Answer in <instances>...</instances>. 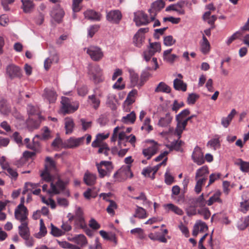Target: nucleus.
<instances>
[{
  "mask_svg": "<svg viewBox=\"0 0 249 249\" xmlns=\"http://www.w3.org/2000/svg\"><path fill=\"white\" fill-rule=\"evenodd\" d=\"M176 42V39H174L173 37L170 35L165 36L163 39V43L166 46H171Z\"/></svg>",
  "mask_w": 249,
  "mask_h": 249,
  "instance_id": "bf43d9fd",
  "label": "nucleus"
},
{
  "mask_svg": "<svg viewBox=\"0 0 249 249\" xmlns=\"http://www.w3.org/2000/svg\"><path fill=\"white\" fill-rule=\"evenodd\" d=\"M174 88L177 90L185 91L187 89V85L181 79L176 78L173 82Z\"/></svg>",
  "mask_w": 249,
  "mask_h": 249,
  "instance_id": "473e14b6",
  "label": "nucleus"
},
{
  "mask_svg": "<svg viewBox=\"0 0 249 249\" xmlns=\"http://www.w3.org/2000/svg\"><path fill=\"white\" fill-rule=\"evenodd\" d=\"M61 230L64 232V235L66 232L70 231L72 229V227L69 221L63 222L61 226Z\"/></svg>",
  "mask_w": 249,
  "mask_h": 249,
  "instance_id": "338daca9",
  "label": "nucleus"
},
{
  "mask_svg": "<svg viewBox=\"0 0 249 249\" xmlns=\"http://www.w3.org/2000/svg\"><path fill=\"white\" fill-rule=\"evenodd\" d=\"M151 70L150 67H147L144 71H142L141 75V83H143L146 81L148 78L151 76V74L148 71L149 70Z\"/></svg>",
  "mask_w": 249,
  "mask_h": 249,
  "instance_id": "6e6d98bb",
  "label": "nucleus"
},
{
  "mask_svg": "<svg viewBox=\"0 0 249 249\" xmlns=\"http://www.w3.org/2000/svg\"><path fill=\"white\" fill-rule=\"evenodd\" d=\"M196 180V184L195 187V191L196 194H198L202 190V187L205 184L207 180V178H195Z\"/></svg>",
  "mask_w": 249,
  "mask_h": 249,
  "instance_id": "4c0bfd02",
  "label": "nucleus"
},
{
  "mask_svg": "<svg viewBox=\"0 0 249 249\" xmlns=\"http://www.w3.org/2000/svg\"><path fill=\"white\" fill-rule=\"evenodd\" d=\"M163 207L167 212L172 211L179 215H182L183 214V211L173 204H166L164 205Z\"/></svg>",
  "mask_w": 249,
  "mask_h": 249,
  "instance_id": "cd10ccee",
  "label": "nucleus"
},
{
  "mask_svg": "<svg viewBox=\"0 0 249 249\" xmlns=\"http://www.w3.org/2000/svg\"><path fill=\"white\" fill-rule=\"evenodd\" d=\"M221 192L219 190L215 191L213 195L211 196L207 200V205L211 206L214 202H218L219 203H222V200L220 198Z\"/></svg>",
  "mask_w": 249,
  "mask_h": 249,
  "instance_id": "393cba45",
  "label": "nucleus"
},
{
  "mask_svg": "<svg viewBox=\"0 0 249 249\" xmlns=\"http://www.w3.org/2000/svg\"><path fill=\"white\" fill-rule=\"evenodd\" d=\"M109 205L107 208V212L111 215H114L115 213L114 210L117 208V205L115 202L112 200H109Z\"/></svg>",
  "mask_w": 249,
  "mask_h": 249,
  "instance_id": "5fc2aeb1",
  "label": "nucleus"
},
{
  "mask_svg": "<svg viewBox=\"0 0 249 249\" xmlns=\"http://www.w3.org/2000/svg\"><path fill=\"white\" fill-rule=\"evenodd\" d=\"M40 229L39 231L35 234V237L37 238H41L44 236L47 232V229L45 226L43 220L42 219H40Z\"/></svg>",
  "mask_w": 249,
  "mask_h": 249,
  "instance_id": "37998d69",
  "label": "nucleus"
},
{
  "mask_svg": "<svg viewBox=\"0 0 249 249\" xmlns=\"http://www.w3.org/2000/svg\"><path fill=\"white\" fill-rule=\"evenodd\" d=\"M110 152V149L106 143H103L99 148L98 151L99 153L103 154L106 157L109 156Z\"/></svg>",
  "mask_w": 249,
  "mask_h": 249,
  "instance_id": "8fccbe9b",
  "label": "nucleus"
},
{
  "mask_svg": "<svg viewBox=\"0 0 249 249\" xmlns=\"http://www.w3.org/2000/svg\"><path fill=\"white\" fill-rule=\"evenodd\" d=\"M221 174L219 173H215L211 174L209 176V183L207 187H209L211 184L213 183L215 181L221 177Z\"/></svg>",
  "mask_w": 249,
  "mask_h": 249,
  "instance_id": "0e129e2a",
  "label": "nucleus"
},
{
  "mask_svg": "<svg viewBox=\"0 0 249 249\" xmlns=\"http://www.w3.org/2000/svg\"><path fill=\"white\" fill-rule=\"evenodd\" d=\"M239 166L240 170L243 172H249V162L243 161L241 159H238L235 163Z\"/></svg>",
  "mask_w": 249,
  "mask_h": 249,
  "instance_id": "58836bf2",
  "label": "nucleus"
},
{
  "mask_svg": "<svg viewBox=\"0 0 249 249\" xmlns=\"http://www.w3.org/2000/svg\"><path fill=\"white\" fill-rule=\"evenodd\" d=\"M172 120L173 116L170 113H167L164 116L160 118L158 125L161 127H168L170 126Z\"/></svg>",
  "mask_w": 249,
  "mask_h": 249,
  "instance_id": "aec40b11",
  "label": "nucleus"
},
{
  "mask_svg": "<svg viewBox=\"0 0 249 249\" xmlns=\"http://www.w3.org/2000/svg\"><path fill=\"white\" fill-rule=\"evenodd\" d=\"M44 96L50 103H53L56 99V92L52 89H46L44 90Z\"/></svg>",
  "mask_w": 249,
  "mask_h": 249,
  "instance_id": "2f4dec72",
  "label": "nucleus"
},
{
  "mask_svg": "<svg viewBox=\"0 0 249 249\" xmlns=\"http://www.w3.org/2000/svg\"><path fill=\"white\" fill-rule=\"evenodd\" d=\"M6 74L10 79L20 78L22 76V71L20 68L13 64L7 66Z\"/></svg>",
  "mask_w": 249,
  "mask_h": 249,
  "instance_id": "6e6552de",
  "label": "nucleus"
},
{
  "mask_svg": "<svg viewBox=\"0 0 249 249\" xmlns=\"http://www.w3.org/2000/svg\"><path fill=\"white\" fill-rule=\"evenodd\" d=\"M171 89L165 83L160 82L155 89V92H164L169 93L171 92Z\"/></svg>",
  "mask_w": 249,
  "mask_h": 249,
  "instance_id": "c85d7f7f",
  "label": "nucleus"
},
{
  "mask_svg": "<svg viewBox=\"0 0 249 249\" xmlns=\"http://www.w3.org/2000/svg\"><path fill=\"white\" fill-rule=\"evenodd\" d=\"M74 123L72 119L71 118H66L65 119V128L66 134H71L72 133L74 128Z\"/></svg>",
  "mask_w": 249,
  "mask_h": 249,
  "instance_id": "bb28decb",
  "label": "nucleus"
},
{
  "mask_svg": "<svg viewBox=\"0 0 249 249\" xmlns=\"http://www.w3.org/2000/svg\"><path fill=\"white\" fill-rule=\"evenodd\" d=\"M85 140V137L79 138L71 137L64 142V147L67 148H75L82 145Z\"/></svg>",
  "mask_w": 249,
  "mask_h": 249,
  "instance_id": "9d476101",
  "label": "nucleus"
},
{
  "mask_svg": "<svg viewBox=\"0 0 249 249\" xmlns=\"http://www.w3.org/2000/svg\"><path fill=\"white\" fill-rule=\"evenodd\" d=\"M157 150L158 147L157 145H152L146 148L143 149L142 150V154L147 160H149L153 156L156 154Z\"/></svg>",
  "mask_w": 249,
  "mask_h": 249,
  "instance_id": "5701e85b",
  "label": "nucleus"
},
{
  "mask_svg": "<svg viewBox=\"0 0 249 249\" xmlns=\"http://www.w3.org/2000/svg\"><path fill=\"white\" fill-rule=\"evenodd\" d=\"M28 224V222H22L18 227L19 234L23 239L30 237V230Z\"/></svg>",
  "mask_w": 249,
  "mask_h": 249,
  "instance_id": "6ab92c4d",
  "label": "nucleus"
},
{
  "mask_svg": "<svg viewBox=\"0 0 249 249\" xmlns=\"http://www.w3.org/2000/svg\"><path fill=\"white\" fill-rule=\"evenodd\" d=\"M128 72L129 73V78L130 80L131 86L135 87L136 86L141 87L142 85V83H138L139 81V75L138 73L135 72V71L132 69H129Z\"/></svg>",
  "mask_w": 249,
  "mask_h": 249,
  "instance_id": "4be33fe9",
  "label": "nucleus"
},
{
  "mask_svg": "<svg viewBox=\"0 0 249 249\" xmlns=\"http://www.w3.org/2000/svg\"><path fill=\"white\" fill-rule=\"evenodd\" d=\"M14 214L15 218L19 221L20 223L27 222L28 211L27 208L22 203H20L15 209Z\"/></svg>",
  "mask_w": 249,
  "mask_h": 249,
  "instance_id": "0eeeda50",
  "label": "nucleus"
},
{
  "mask_svg": "<svg viewBox=\"0 0 249 249\" xmlns=\"http://www.w3.org/2000/svg\"><path fill=\"white\" fill-rule=\"evenodd\" d=\"M85 50L93 61H99L104 56V53L101 48L97 46H90L85 48Z\"/></svg>",
  "mask_w": 249,
  "mask_h": 249,
  "instance_id": "423d86ee",
  "label": "nucleus"
},
{
  "mask_svg": "<svg viewBox=\"0 0 249 249\" xmlns=\"http://www.w3.org/2000/svg\"><path fill=\"white\" fill-rule=\"evenodd\" d=\"M144 40V35H140L139 34H136L133 37V42L135 45L139 48L142 46Z\"/></svg>",
  "mask_w": 249,
  "mask_h": 249,
  "instance_id": "de8ad7c7",
  "label": "nucleus"
},
{
  "mask_svg": "<svg viewBox=\"0 0 249 249\" xmlns=\"http://www.w3.org/2000/svg\"><path fill=\"white\" fill-rule=\"evenodd\" d=\"M198 213L203 216L205 220H207L211 216V213L208 208L203 207L198 211Z\"/></svg>",
  "mask_w": 249,
  "mask_h": 249,
  "instance_id": "13d9d810",
  "label": "nucleus"
},
{
  "mask_svg": "<svg viewBox=\"0 0 249 249\" xmlns=\"http://www.w3.org/2000/svg\"><path fill=\"white\" fill-rule=\"evenodd\" d=\"M45 181L51 183L48 194L52 195L59 194L64 191L67 184L66 181L62 180L59 177L55 176L51 177L50 180Z\"/></svg>",
  "mask_w": 249,
  "mask_h": 249,
  "instance_id": "f257e3e1",
  "label": "nucleus"
},
{
  "mask_svg": "<svg viewBox=\"0 0 249 249\" xmlns=\"http://www.w3.org/2000/svg\"><path fill=\"white\" fill-rule=\"evenodd\" d=\"M61 104L62 111L64 114L73 113L79 107V104L77 102H71L69 98L65 97L62 98Z\"/></svg>",
  "mask_w": 249,
  "mask_h": 249,
  "instance_id": "39448f33",
  "label": "nucleus"
},
{
  "mask_svg": "<svg viewBox=\"0 0 249 249\" xmlns=\"http://www.w3.org/2000/svg\"><path fill=\"white\" fill-rule=\"evenodd\" d=\"M201 51L204 54L207 53L210 48V44L204 35L202 36V41L200 43Z\"/></svg>",
  "mask_w": 249,
  "mask_h": 249,
  "instance_id": "c9c22d12",
  "label": "nucleus"
},
{
  "mask_svg": "<svg viewBox=\"0 0 249 249\" xmlns=\"http://www.w3.org/2000/svg\"><path fill=\"white\" fill-rule=\"evenodd\" d=\"M67 239L69 241L74 242L81 247L85 246L88 243L86 236L82 234L75 235L72 237H68Z\"/></svg>",
  "mask_w": 249,
  "mask_h": 249,
  "instance_id": "f3484780",
  "label": "nucleus"
},
{
  "mask_svg": "<svg viewBox=\"0 0 249 249\" xmlns=\"http://www.w3.org/2000/svg\"><path fill=\"white\" fill-rule=\"evenodd\" d=\"M136 207L137 208L136 209L134 217H138L141 219L145 218L146 217V212L145 210L138 206H137Z\"/></svg>",
  "mask_w": 249,
  "mask_h": 249,
  "instance_id": "a18cd8bd",
  "label": "nucleus"
},
{
  "mask_svg": "<svg viewBox=\"0 0 249 249\" xmlns=\"http://www.w3.org/2000/svg\"><path fill=\"white\" fill-rule=\"evenodd\" d=\"M122 16L119 10H112L107 13V19L112 23H118L122 18Z\"/></svg>",
  "mask_w": 249,
  "mask_h": 249,
  "instance_id": "4468645a",
  "label": "nucleus"
},
{
  "mask_svg": "<svg viewBox=\"0 0 249 249\" xmlns=\"http://www.w3.org/2000/svg\"><path fill=\"white\" fill-rule=\"evenodd\" d=\"M64 11L59 5L55 6L51 11V16L57 22H60L64 15Z\"/></svg>",
  "mask_w": 249,
  "mask_h": 249,
  "instance_id": "dca6fc26",
  "label": "nucleus"
},
{
  "mask_svg": "<svg viewBox=\"0 0 249 249\" xmlns=\"http://www.w3.org/2000/svg\"><path fill=\"white\" fill-rule=\"evenodd\" d=\"M74 225L77 229H85L87 228V225L83 216L75 217Z\"/></svg>",
  "mask_w": 249,
  "mask_h": 249,
  "instance_id": "a19ab883",
  "label": "nucleus"
},
{
  "mask_svg": "<svg viewBox=\"0 0 249 249\" xmlns=\"http://www.w3.org/2000/svg\"><path fill=\"white\" fill-rule=\"evenodd\" d=\"M177 122V125L176 128L175 133L179 139L183 131L185 129V127L182 126V123L180 122V119L176 120Z\"/></svg>",
  "mask_w": 249,
  "mask_h": 249,
  "instance_id": "e2e57ef3",
  "label": "nucleus"
},
{
  "mask_svg": "<svg viewBox=\"0 0 249 249\" xmlns=\"http://www.w3.org/2000/svg\"><path fill=\"white\" fill-rule=\"evenodd\" d=\"M240 210L243 213H246L249 210V201L245 200L240 203Z\"/></svg>",
  "mask_w": 249,
  "mask_h": 249,
  "instance_id": "774afa93",
  "label": "nucleus"
},
{
  "mask_svg": "<svg viewBox=\"0 0 249 249\" xmlns=\"http://www.w3.org/2000/svg\"><path fill=\"white\" fill-rule=\"evenodd\" d=\"M236 114L235 109H232L230 114L226 117H223L221 119V124L225 128L228 127L234 115Z\"/></svg>",
  "mask_w": 249,
  "mask_h": 249,
  "instance_id": "a878e982",
  "label": "nucleus"
},
{
  "mask_svg": "<svg viewBox=\"0 0 249 249\" xmlns=\"http://www.w3.org/2000/svg\"><path fill=\"white\" fill-rule=\"evenodd\" d=\"M101 236L105 240H111L114 239V233L112 232L107 233L105 231L101 230L99 231Z\"/></svg>",
  "mask_w": 249,
  "mask_h": 249,
  "instance_id": "052dcab7",
  "label": "nucleus"
},
{
  "mask_svg": "<svg viewBox=\"0 0 249 249\" xmlns=\"http://www.w3.org/2000/svg\"><path fill=\"white\" fill-rule=\"evenodd\" d=\"M151 119L150 117H146L144 121L143 124L141 127L142 130H145L148 132L153 129V126L150 124Z\"/></svg>",
  "mask_w": 249,
  "mask_h": 249,
  "instance_id": "09e8293b",
  "label": "nucleus"
},
{
  "mask_svg": "<svg viewBox=\"0 0 249 249\" xmlns=\"http://www.w3.org/2000/svg\"><path fill=\"white\" fill-rule=\"evenodd\" d=\"M88 102L95 109H97L100 106V100L95 94L88 96Z\"/></svg>",
  "mask_w": 249,
  "mask_h": 249,
  "instance_id": "c756f323",
  "label": "nucleus"
},
{
  "mask_svg": "<svg viewBox=\"0 0 249 249\" xmlns=\"http://www.w3.org/2000/svg\"><path fill=\"white\" fill-rule=\"evenodd\" d=\"M11 111L10 107L4 100H0V112L3 115H7Z\"/></svg>",
  "mask_w": 249,
  "mask_h": 249,
  "instance_id": "ea45409f",
  "label": "nucleus"
},
{
  "mask_svg": "<svg viewBox=\"0 0 249 249\" xmlns=\"http://www.w3.org/2000/svg\"><path fill=\"white\" fill-rule=\"evenodd\" d=\"M207 146L214 150L220 146V141L218 138H213L210 140L207 143Z\"/></svg>",
  "mask_w": 249,
  "mask_h": 249,
  "instance_id": "864d4df0",
  "label": "nucleus"
},
{
  "mask_svg": "<svg viewBox=\"0 0 249 249\" xmlns=\"http://www.w3.org/2000/svg\"><path fill=\"white\" fill-rule=\"evenodd\" d=\"M117 139L118 145L120 148H122L124 147L127 146L128 142V138L126 135L125 132H120L118 134V138Z\"/></svg>",
  "mask_w": 249,
  "mask_h": 249,
  "instance_id": "b1692460",
  "label": "nucleus"
},
{
  "mask_svg": "<svg viewBox=\"0 0 249 249\" xmlns=\"http://www.w3.org/2000/svg\"><path fill=\"white\" fill-rule=\"evenodd\" d=\"M188 2L184 0H180L177 3L169 5L166 8L165 11L169 12L174 11L177 12L179 15H184L185 13L183 7L185 4H187Z\"/></svg>",
  "mask_w": 249,
  "mask_h": 249,
  "instance_id": "9b49d317",
  "label": "nucleus"
},
{
  "mask_svg": "<svg viewBox=\"0 0 249 249\" xmlns=\"http://www.w3.org/2000/svg\"><path fill=\"white\" fill-rule=\"evenodd\" d=\"M175 140L171 142V143L166 145L170 150H175L179 151L181 150V146L183 143V142L179 140Z\"/></svg>",
  "mask_w": 249,
  "mask_h": 249,
  "instance_id": "e433bc0d",
  "label": "nucleus"
},
{
  "mask_svg": "<svg viewBox=\"0 0 249 249\" xmlns=\"http://www.w3.org/2000/svg\"><path fill=\"white\" fill-rule=\"evenodd\" d=\"M165 2L163 0H157L153 2L151 7L148 10L151 20H154L157 13L164 7Z\"/></svg>",
  "mask_w": 249,
  "mask_h": 249,
  "instance_id": "f8f14e48",
  "label": "nucleus"
},
{
  "mask_svg": "<svg viewBox=\"0 0 249 249\" xmlns=\"http://www.w3.org/2000/svg\"><path fill=\"white\" fill-rule=\"evenodd\" d=\"M22 8L25 13L30 12L34 7V4L31 0H21Z\"/></svg>",
  "mask_w": 249,
  "mask_h": 249,
  "instance_id": "f704fd0d",
  "label": "nucleus"
},
{
  "mask_svg": "<svg viewBox=\"0 0 249 249\" xmlns=\"http://www.w3.org/2000/svg\"><path fill=\"white\" fill-rule=\"evenodd\" d=\"M52 146L54 148L64 147V142L60 137H57L53 142Z\"/></svg>",
  "mask_w": 249,
  "mask_h": 249,
  "instance_id": "680f3d73",
  "label": "nucleus"
},
{
  "mask_svg": "<svg viewBox=\"0 0 249 249\" xmlns=\"http://www.w3.org/2000/svg\"><path fill=\"white\" fill-rule=\"evenodd\" d=\"M136 119V115L134 111H132L122 119V121L125 124L133 123Z\"/></svg>",
  "mask_w": 249,
  "mask_h": 249,
  "instance_id": "49530a36",
  "label": "nucleus"
},
{
  "mask_svg": "<svg viewBox=\"0 0 249 249\" xmlns=\"http://www.w3.org/2000/svg\"><path fill=\"white\" fill-rule=\"evenodd\" d=\"M134 21L137 26L146 25L149 22L147 15L142 11H138L134 13Z\"/></svg>",
  "mask_w": 249,
  "mask_h": 249,
  "instance_id": "ddd939ff",
  "label": "nucleus"
},
{
  "mask_svg": "<svg viewBox=\"0 0 249 249\" xmlns=\"http://www.w3.org/2000/svg\"><path fill=\"white\" fill-rule=\"evenodd\" d=\"M196 202L197 203L199 207L202 208L205 207L206 205H207V201L205 200L203 194H202L198 197L196 200Z\"/></svg>",
  "mask_w": 249,
  "mask_h": 249,
  "instance_id": "69168bd1",
  "label": "nucleus"
},
{
  "mask_svg": "<svg viewBox=\"0 0 249 249\" xmlns=\"http://www.w3.org/2000/svg\"><path fill=\"white\" fill-rule=\"evenodd\" d=\"M51 233L54 236L59 237L64 235V232L62 231L61 229L55 227L52 223L51 224Z\"/></svg>",
  "mask_w": 249,
  "mask_h": 249,
  "instance_id": "3c124183",
  "label": "nucleus"
},
{
  "mask_svg": "<svg viewBox=\"0 0 249 249\" xmlns=\"http://www.w3.org/2000/svg\"><path fill=\"white\" fill-rule=\"evenodd\" d=\"M83 0H72V11L74 13L78 12L80 11L81 8L80 4ZM73 16L74 18H76L75 14H73Z\"/></svg>",
  "mask_w": 249,
  "mask_h": 249,
  "instance_id": "603ef678",
  "label": "nucleus"
},
{
  "mask_svg": "<svg viewBox=\"0 0 249 249\" xmlns=\"http://www.w3.org/2000/svg\"><path fill=\"white\" fill-rule=\"evenodd\" d=\"M84 14L85 18L91 20L100 21L102 18L101 14L92 10H88Z\"/></svg>",
  "mask_w": 249,
  "mask_h": 249,
  "instance_id": "412c9836",
  "label": "nucleus"
},
{
  "mask_svg": "<svg viewBox=\"0 0 249 249\" xmlns=\"http://www.w3.org/2000/svg\"><path fill=\"white\" fill-rule=\"evenodd\" d=\"M117 99L116 95L112 93H109L107 96V104L112 109L116 108Z\"/></svg>",
  "mask_w": 249,
  "mask_h": 249,
  "instance_id": "7c9ffc66",
  "label": "nucleus"
},
{
  "mask_svg": "<svg viewBox=\"0 0 249 249\" xmlns=\"http://www.w3.org/2000/svg\"><path fill=\"white\" fill-rule=\"evenodd\" d=\"M88 74L90 79L95 84H98L104 80L102 70L98 65H89Z\"/></svg>",
  "mask_w": 249,
  "mask_h": 249,
  "instance_id": "7ed1b4c3",
  "label": "nucleus"
},
{
  "mask_svg": "<svg viewBox=\"0 0 249 249\" xmlns=\"http://www.w3.org/2000/svg\"><path fill=\"white\" fill-rule=\"evenodd\" d=\"M161 45L159 42L150 43L148 50L143 53V57L144 60L148 62L151 57L155 54L156 52H160Z\"/></svg>",
  "mask_w": 249,
  "mask_h": 249,
  "instance_id": "1a4fd4ad",
  "label": "nucleus"
},
{
  "mask_svg": "<svg viewBox=\"0 0 249 249\" xmlns=\"http://www.w3.org/2000/svg\"><path fill=\"white\" fill-rule=\"evenodd\" d=\"M96 166L100 178L109 177L113 169L112 162L109 161L103 160L100 163H96Z\"/></svg>",
  "mask_w": 249,
  "mask_h": 249,
  "instance_id": "20e7f679",
  "label": "nucleus"
},
{
  "mask_svg": "<svg viewBox=\"0 0 249 249\" xmlns=\"http://www.w3.org/2000/svg\"><path fill=\"white\" fill-rule=\"evenodd\" d=\"M97 176L96 174L87 171L84 174L83 181L88 186L94 185L96 181Z\"/></svg>",
  "mask_w": 249,
  "mask_h": 249,
  "instance_id": "a211bd4d",
  "label": "nucleus"
},
{
  "mask_svg": "<svg viewBox=\"0 0 249 249\" xmlns=\"http://www.w3.org/2000/svg\"><path fill=\"white\" fill-rule=\"evenodd\" d=\"M132 198L137 200H141L142 201V204L146 207H150L152 204V202L148 200L145 194L142 192L138 196L132 197Z\"/></svg>",
  "mask_w": 249,
  "mask_h": 249,
  "instance_id": "c03bdc74",
  "label": "nucleus"
},
{
  "mask_svg": "<svg viewBox=\"0 0 249 249\" xmlns=\"http://www.w3.org/2000/svg\"><path fill=\"white\" fill-rule=\"evenodd\" d=\"M192 158L194 162L198 165L203 164L205 162L203 154L198 147H196L192 155Z\"/></svg>",
  "mask_w": 249,
  "mask_h": 249,
  "instance_id": "2eb2a0df",
  "label": "nucleus"
},
{
  "mask_svg": "<svg viewBox=\"0 0 249 249\" xmlns=\"http://www.w3.org/2000/svg\"><path fill=\"white\" fill-rule=\"evenodd\" d=\"M131 165H127L123 166L120 170L122 176H125L126 178H132L133 174L130 169Z\"/></svg>",
  "mask_w": 249,
  "mask_h": 249,
  "instance_id": "79ce46f5",
  "label": "nucleus"
},
{
  "mask_svg": "<svg viewBox=\"0 0 249 249\" xmlns=\"http://www.w3.org/2000/svg\"><path fill=\"white\" fill-rule=\"evenodd\" d=\"M45 169L41 173V177L44 180H49L51 177L53 176L51 174L56 172L55 161L50 157H47L45 160Z\"/></svg>",
  "mask_w": 249,
  "mask_h": 249,
  "instance_id": "f03ea898",
  "label": "nucleus"
},
{
  "mask_svg": "<svg viewBox=\"0 0 249 249\" xmlns=\"http://www.w3.org/2000/svg\"><path fill=\"white\" fill-rule=\"evenodd\" d=\"M209 174L208 166L205 165L198 169L196 173L195 178H207Z\"/></svg>",
  "mask_w": 249,
  "mask_h": 249,
  "instance_id": "72a5a7b5",
  "label": "nucleus"
},
{
  "mask_svg": "<svg viewBox=\"0 0 249 249\" xmlns=\"http://www.w3.org/2000/svg\"><path fill=\"white\" fill-rule=\"evenodd\" d=\"M123 78L122 77H120L118 79L117 81L115 83V84L113 85L112 88L113 89H117V90H122L125 88V84L124 83H122Z\"/></svg>",
  "mask_w": 249,
  "mask_h": 249,
  "instance_id": "4d7b16f0",
  "label": "nucleus"
}]
</instances>
